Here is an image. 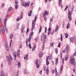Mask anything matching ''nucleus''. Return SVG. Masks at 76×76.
<instances>
[{
    "instance_id": "nucleus-1",
    "label": "nucleus",
    "mask_w": 76,
    "mask_h": 76,
    "mask_svg": "<svg viewBox=\"0 0 76 76\" xmlns=\"http://www.w3.org/2000/svg\"><path fill=\"white\" fill-rule=\"evenodd\" d=\"M73 6H72V10L71 11H70V10H69L68 12V18L70 21H71L72 20V12L73 11Z\"/></svg>"
},
{
    "instance_id": "nucleus-2",
    "label": "nucleus",
    "mask_w": 76,
    "mask_h": 76,
    "mask_svg": "<svg viewBox=\"0 0 76 76\" xmlns=\"http://www.w3.org/2000/svg\"><path fill=\"white\" fill-rule=\"evenodd\" d=\"M6 57L9 64L10 65H11V64H12V62H11V61L10 60H12L13 59L12 57L10 56V54L8 56H7Z\"/></svg>"
},
{
    "instance_id": "nucleus-3",
    "label": "nucleus",
    "mask_w": 76,
    "mask_h": 76,
    "mask_svg": "<svg viewBox=\"0 0 76 76\" xmlns=\"http://www.w3.org/2000/svg\"><path fill=\"white\" fill-rule=\"evenodd\" d=\"M70 63H71V64H73V65H74V67H75V59H74V57L73 56H71L70 60Z\"/></svg>"
},
{
    "instance_id": "nucleus-4",
    "label": "nucleus",
    "mask_w": 76,
    "mask_h": 76,
    "mask_svg": "<svg viewBox=\"0 0 76 76\" xmlns=\"http://www.w3.org/2000/svg\"><path fill=\"white\" fill-rule=\"evenodd\" d=\"M49 58L50 59V60H51V59L52 58V55H51L50 56H47L46 62L47 66H48V65L50 64V62H49V61H48Z\"/></svg>"
},
{
    "instance_id": "nucleus-5",
    "label": "nucleus",
    "mask_w": 76,
    "mask_h": 76,
    "mask_svg": "<svg viewBox=\"0 0 76 76\" xmlns=\"http://www.w3.org/2000/svg\"><path fill=\"white\" fill-rule=\"evenodd\" d=\"M41 37L42 38L41 39V41L42 42V41H45V39H46V36H45V34H42Z\"/></svg>"
},
{
    "instance_id": "nucleus-6",
    "label": "nucleus",
    "mask_w": 76,
    "mask_h": 76,
    "mask_svg": "<svg viewBox=\"0 0 76 76\" xmlns=\"http://www.w3.org/2000/svg\"><path fill=\"white\" fill-rule=\"evenodd\" d=\"M7 21L6 20V19H5L4 20V25H5L4 26H5V28L6 32L7 34V33H8V29H7V28L6 27V25H6V22Z\"/></svg>"
},
{
    "instance_id": "nucleus-7",
    "label": "nucleus",
    "mask_w": 76,
    "mask_h": 76,
    "mask_svg": "<svg viewBox=\"0 0 76 76\" xmlns=\"http://www.w3.org/2000/svg\"><path fill=\"white\" fill-rule=\"evenodd\" d=\"M18 2L17 1V0H16L15 1V9H18L19 7V6L18 5Z\"/></svg>"
},
{
    "instance_id": "nucleus-8",
    "label": "nucleus",
    "mask_w": 76,
    "mask_h": 76,
    "mask_svg": "<svg viewBox=\"0 0 76 76\" xmlns=\"http://www.w3.org/2000/svg\"><path fill=\"white\" fill-rule=\"evenodd\" d=\"M35 22L34 21V20H33V21H32V28L31 29V31H33V30H34V28H35Z\"/></svg>"
},
{
    "instance_id": "nucleus-9",
    "label": "nucleus",
    "mask_w": 76,
    "mask_h": 76,
    "mask_svg": "<svg viewBox=\"0 0 76 76\" xmlns=\"http://www.w3.org/2000/svg\"><path fill=\"white\" fill-rule=\"evenodd\" d=\"M69 46L68 45H67L66 49V50H67L66 51V53H69Z\"/></svg>"
},
{
    "instance_id": "nucleus-10",
    "label": "nucleus",
    "mask_w": 76,
    "mask_h": 76,
    "mask_svg": "<svg viewBox=\"0 0 76 76\" xmlns=\"http://www.w3.org/2000/svg\"><path fill=\"white\" fill-rule=\"evenodd\" d=\"M29 4H30V1H28V2L25 4L24 5V7H26V6L28 7V6H29Z\"/></svg>"
},
{
    "instance_id": "nucleus-11",
    "label": "nucleus",
    "mask_w": 76,
    "mask_h": 76,
    "mask_svg": "<svg viewBox=\"0 0 76 76\" xmlns=\"http://www.w3.org/2000/svg\"><path fill=\"white\" fill-rule=\"evenodd\" d=\"M38 59H37L36 61L35 64L36 65L37 68H39V65L38 64Z\"/></svg>"
},
{
    "instance_id": "nucleus-12",
    "label": "nucleus",
    "mask_w": 76,
    "mask_h": 76,
    "mask_svg": "<svg viewBox=\"0 0 76 76\" xmlns=\"http://www.w3.org/2000/svg\"><path fill=\"white\" fill-rule=\"evenodd\" d=\"M46 73L47 75L49 74V69L48 67H47L46 70Z\"/></svg>"
},
{
    "instance_id": "nucleus-13",
    "label": "nucleus",
    "mask_w": 76,
    "mask_h": 76,
    "mask_svg": "<svg viewBox=\"0 0 76 76\" xmlns=\"http://www.w3.org/2000/svg\"><path fill=\"white\" fill-rule=\"evenodd\" d=\"M29 56L28 54L26 55L24 57V59H27L26 61H27L28 60V57Z\"/></svg>"
},
{
    "instance_id": "nucleus-14",
    "label": "nucleus",
    "mask_w": 76,
    "mask_h": 76,
    "mask_svg": "<svg viewBox=\"0 0 76 76\" xmlns=\"http://www.w3.org/2000/svg\"><path fill=\"white\" fill-rule=\"evenodd\" d=\"M70 41L71 42H72V43H73V42L74 41V38H73V37H71L70 38Z\"/></svg>"
},
{
    "instance_id": "nucleus-15",
    "label": "nucleus",
    "mask_w": 76,
    "mask_h": 76,
    "mask_svg": "<svg viewBox=\"0 0 76 76\" xmlns=\"http://www.w3.org/2000/svg\"><path fill=\"white\" fill-rule=\"evenodd\" d=\"M58 30V25L57 24L56 26V28L55 31V32H57V31Z\"/></svg>"
},
{
    "instance_id": "nucleus-16",
    "label": "nucleus",
    "mask_w": 76,
    "mask_h": 76,
    "mask_svg": "<svg viewBox=\"0 0 76 76\" xmlns=\"http://www.w3.org/2000/svg\"><path fill=\"white\" fill-rule=\"evenodd\" d=\"M43 53H39V58H41L42 57V55H43Z\"/></svg>"
},
{
    "instance_id": "nucleus-17",
    "label": "nucleus",
    "mask_w": 76,
    "mask_h": 76,
    "mask_svg": "<svg viewBox=\"0 0 76 76\" xmlns=\"http://www.w3.org/2000/svg\"><path fill=\"white\" fill-rule=\"evenodd\" d=\"M15 76H18V75H19V71H18L16 72H15Z\"/></svg>"
},
{
    "instance_id": "nucleus-18",
    "label": "nucleus",
    "mask_w": 76,
    "mask_h": 76,
    "mask_svg": "<svg viewBox=\"0 0 76 76\" xmlns=\"http://www.w3.org/2000/svg\"><path fill=\"white\" fill-rule=\"evenodd\" d=\"M63 65H61V70L60 71V73H61V72H62V71H63Z\"/></svg>"
},
{
    "instance_id": "nucleus-19",
    "label": "nucleus",
    "mask_w": 76,
    "mask_h": 76,
    "mask_svg": "<svg viewBox=\"0 0 76 76\" xmlns=\"http://www.w3.org/2000/svg\"><path fill=\"white\" fill-rule=\"evenodd\" d=\"M33 34H34V33L33 31H32L31 33L29 35V37L30 38L31 37H32V35H33Z\"/></svg>"
},
{
    "instance_id": "nucleus-20",
    "label": "nucleus",
    "mask_w": 76,
    "mask_h": 76,
    "mask_svg": "<svg viewBox=\"0 0 76 76\" xmlns=\"http://www.w3.org/2000/svg\"><path fill=\"white\" fill-rule=\"evenodd\" d=\"M1 32H2V33H3V34H4V32H5L4 28H3L1 29Z\"/></svg>"
},
{
    "instance_id": "nucleus-21",
    "label": "nucleus",
    "mask_w": 76,
    "mask_h": 76,
    "mask_svg": "<svg viewBox=\"0 0 76 76\" xmlns=\"http://www.w3.org/2000/svg\"><path fill=\"white\" fill-rule=\"evenodd\" d=\"M19 55H20V50H18L17 51V56L18 57H19Z\"/></svg>"
},
{
    "instance_id": "nucleus-22",
    "label": "nucleus",
    "mask_w": 76,
    "mask_h": 76,
    "mask_svg": "<svg viewBox=\"0 0 76 76\" xmlns=\"http://www.w3.org/2000/svg\"><path fill=\"white\" fill-rule=\"evenodd\" d=\"M10 39H12V38H13V34H10Z\"/></svg>"
},
{
    "instance_id": "nucleus-23",
    "label": "nucleus",
    "mask_w": 76,
    "mask_h": 76,
    "mask_svg": "<svg viewBox=\"0 0 76 76\" xmlns=\"http://www.w3.org/2000/svg\"><path fill=\"white\" fill-rule=\"evenodd\" d=\"M42 15L43 16H44V19L46 21V20H47V18H46V17H45V15L44 14V13H43Z\"/></svg>"
},
{
    "instance_id": "nucleus-24",
    "label": "nucleus",
    "mask_w": 76,
    "mask_h": 76,
    "mask_svg": "<svg viewBox=\"0 0 76 76\" xmlns=\"http://www.w3.org/2000/svg\"><path fill=\"white\" fill-rule=\"evenodd\" d=\"M58 4L59 6H60V5L61 4V0H59Z\"/></svg>"
},
{
    "instance_id": "nucleus-25",
    "label": "nucleus",
    "mask_w": 76,
    "mask_h": 76,
    "mask_svg": "<svg viewBox=\"0 0 76 76\" xmlns=\"http://www.w3.org/2000/svg\"><path fill=\"white\" fill-rule=\"evenodd\" d=\"M31 14H32V10L29 12L28 13V15L29 16H31Z\"/></svg>"
},
{
    "instance_id": "nucleus-26",
    "label": "nucleus",
    "mask_w": 76,
    "mask_h": 76,
    "mask_svg": "<svg viewBox=\"0 0 76 76\" xmlns=\"http://www.w3.org/2000/svg\"><path fill=\"white\" fill-rule=\"evenodd\" d=\"M37 18H38V15H36L35 16V17L34 18L35 19L34 20H33L34 21V22H36V20H37Z\"/></svg>"
},
{
    "instance_id": "nucleus-27",
    "label": "nucleus",
    "mask_w": 76,
    "mask_h": 76,
    "mask_svg": "<svg viewBox=\"0 0 76 76\" xmlns=\"http://www.w3.org/2000/svg\"><path fill=\"white\" fill-rule=\"evenodd\" d=\"M70 23H68L67 24V27H66V28L67 29H69V28H70Z\"/></svg>"
},
{
    "instance_id": "nucleus-28",
    "label": "nucleus",
    "mask_w": 76,
    "mask_h": 76,
    "mask_svg": "<svg viewBox=\"0 0 76 76\" xmlns=\"http://www.w3.org/2000/svg\"><path fill=\"white\" fill-rule=\"evenodd\" d=\"M40 29H39V33L41 32V31L42 30V27L41 26H40Z\"/></svg>"
},
{
    "instance_id": "nucleus-29",
    "label": "nucleus",
    "mask_w": 76,
    "mask_h": 76,
    "mask_svg": "<svg viewBox=\"0 0 76 76\" xmlns=\"http://www.w3.org/2000/svg\"><path fill=\"white\" fill-rule=\"evenodd\" d=\"M31 39H32V37H29L28 39L27 40V41H28V42H29L31 41Z\"/></svg>"
},
{
    "instance_id": "nucleus-30",
    "label": "nucleus",
    "mask_w": 76,
    "mask_h": 76,
    "mask_svg": "<svg viewBox=\"0 0 76 76\" xmlns=\"http://www.w3.org/2000/svg\"><path fill=\"white\" fill-rule=\"evenodd\" d=\"M18 67H20V66L21 65V64H20V62H18Z\"/></svg>"
},
{
    "instance_id": "nucleus-31",
    "label": "nucleus",
    "mask_w": 76,
    "mask_h": 76,
    "mask_svg": "<svg viewBox=\"0 0 76 76\" xmlns=\"http://www.w3.org/2000/svg\"><path fill=\"white\" fill-rule=\"evenodd\" d=\"M58 58H57L56 59V61L55 63L56 64V65L57 64H58Z\"/></svg>"
},
{
    "instance_id": "nucleus-32",
    "label": "nucleus",
    "mask_w": 76,
    "mask_h": 76,
    "mask_svg": "<svg viewBox=\"0 0 76 76\" xmlns=\"http://www.w3.org/2000/svg\"><path fill=\"white\" fill-rule=\"evenodd\" d=\"M43 45L42 46V50H44V43H43Z\"/></svg>"
},
{
    "instance_id": "nucleus-33",
    "label": "nucleus",
    "mask_w": 76,
    "mask_h": 76,
    "mask_svg": "<svg viewBox=\"0 0 76 76\" xmlns=\"http://www.w3.org/2000/svg\"><path fill=\"white\" fill-rule=\"evenodd\" d=\"M65 35L66 38H67V37H68V34L65 33Z\"/></svg>"
},
{
    "instance_id": "nucleus-34",
    "label": "nucleus",
    "mask_w": 76,
    "mask_h": 76,
    "mask_svg": "<svg viewBox=\"0 0 76 76\" xmlns=\"http://www.w3.org/2000/svg\"><path fill=\"white\" fill-rule=\"evenodd\" d=\"M51 34V31H49L48 32V35H50Z\"/></svg>"
},
{
    "instance_id": "nucleus-35",
    "label": "nucleus",
    "mask_w": 76,
    "mask_h": 76,
    "mask_svg": "<svg viewBox=\"0 0 76 76\" xmlns=\"http://www.w3.org/2000/svg\"><path fill=\"white\" fill-rule=\"evenodd\" d=\"M24 74H26L27 73V72H26V69H24Z\"/></svg>"
},
{
    "instance_id": "nucleus-36",
    "label": "nucleus",
    "mask_w": 76,
    "mask_h": 76,
    "mask_svg": "<svg viewBox=\"0 0 76 76\" xmlns=\"http://www.w3.org/2000/svg\"><path fill=\"white\" fill-rule=\"evenodd\" d=\"M35 47H34L33 48H32V51H34L35 50Z\"/></svg>"
},
{
    "instance_id": "nucleus-37",
    "label": "nucleus",
    "mask_w": 76,
    "mask_h": 76,
    "mask_svg": "<svg viewBox=\"0 0 76 76\" xmlns=\"http://www.w3.org/2000/svg\"><path fill=\"white\" fill-rule=\"evenodd\" d=\"M8 9H9V10L11 11V10H12V7H10L8 8Z\"/></svg>"
},
{
    "instance_id": "nucleus-38",
    "label": "nucleus",
    "mask_w": 76,
    "mask_h": 76,
    "mask_svg": "<svg viewBox=\"0 0 76 76\" xmlns=\"http://www.w3.org/2000/svg\"><path fill=\"white\" fill-rule=\"evenodd\" d=\"M21 4L23 6V5H24V1H23V0H21Z\"/></svg>"
},
{
    "instance_id": "nucleus-39",
    "label": "nucleus",
    "mask_w": 76,
    "mask_h": 76,
    "mask_svg": "<svg viewBox=\"0 0 76 76\" xmlns=\"http://www.w3.org/2000/svg\"><path fill=\"white\" fill-rule=\"evenodd\" d=\"M66 49H64V50H63V53H66Z\"/></svg>"
},
{
    "instance_id": "nucleus-40",
    "label": "nucleus",
    "mask_w": 76,
    "mask_h": 76,
    "mask_svg": "<svg viewBox=\"0 0 76 76\" xmlns=\"http://www.w3.org/2000/svg\"><path fill=\"white\" fill-rule=\"evenodd\" d=\"M61 41H62V40H63V36H62V34H61Z\"/></svg>"
},
{
    "instance_id": "nucleus-41",
    "label": "nucleus",
    "mask_w": 76,
    "mask_h": 76,
    "mask_svg": "<svg viewBox=\"0 0 76 76\" xmlns=\"http://www.w3.org/2000/svg\"><path fill=\"white\" fill-rule=\"evenodd\" d=\"M44 14L45 15H48V13L47 12V11H45Z\"/></svg>"
},
{
    "instance_id": "nucleus-42",
    "label": "nucleus",
    "mask_w": 76,
    "mask_h": 76,
    "mask_svg": "<svg viewBox=\"0 0 76 76\" xmlns=\"http://www.w3.org/2000/svg\"><path fill=\"white\" fill-rule=\"evenodd\" d=\"M5 47H8V45H7V42H5Z\"/></svg>"
},
{
    "instance_id": "nucleus-43",
    "label": "nucleus",
    "mask_w": 76,
    "mask_h": 76,
    "mask_svg": "<svg viewBox=\"0 0 76 76\" xmlns=\"http://www.w3.org/2000/svg\"><path fill=\"white\" fill-rule=\"evenodd\" d=\"M6 47V49L7 50V51H9V47H8V46L6 47Z\"/></svg>"
},
{
    "instance_id": "nucleus-44",
    "label": "nucleus",
    "mask_w": 76,
    "mask_h": 76,
    "mask_svg": "<svg viewBox=\"0 0 76 76\" xmlns=\"http://www.w3.org/2000/svg\"><path fill=\"white\" fill-rule=\"evenodd\" d=\"M55 51L56 54H57V53H58V50H57V49H56Z\"/></svg>"
},
{
    "instance_id": "nucleus-45",
    "label": "nucleus",
    "mask_w": 76,
    "mask_h": 76,
    "mask_svg": "<svg viewBox=\"0 0 76 76\" xmlns=\"http://www.w3.org/2000/svg\"><path fill=\"white\" fill-rule=\"evenodd\" d=\"M45 33H46L47 32V27H45Z\"/></svg>"
},
{
    "instance_id": "nucleus-46",
    "label": "nucleus",
    "mask_w": 76,
    "mask_h": 76,
    "mask_svg": "<svg viewBox=\"0 0 76 76\" xmlns=\"http://www.w3.org/2000/svg\"><path fill=\"white\" fill-rule=\"evenodd\" d=\"M68 59V57H67V56H66L65 57V61H66V60H67Z\"/></svg>"
},
{
    "instance_id": "nucleus-47",
    "label": "nucleus",
    "mask_w": 76,
    "mask_h": 76,
    "mask_svg": "<svg viewBox=\"0 0 76 76\" xmlns=\"http://www.w3.org/2000/svg\"><path fill=\"white\" fill-rule=\"evenodd\" d=\"M29 47L30 48H32V47L31 46V45L30 44H29Z\"/></svg>"
},
{
    "instance_id": "nucleus-48",
    "label": "nucleus",
    "mask_w": 76,
    "mask_h": 76,
    "mask_svg": "<svg viewBox=\"0 0 76 76\" xmlns=\"http://www.w3.org/2000/svg\"><path fill=\"white\" fill-rule=\"evenodd\" d=\"M14 59L15 60H16V55H14Z\"/></svg>"
},
{
    "instance_id": "nucleus-49",
    "label": "nucleus",
    "mask_w": 76,
    "mask_h": 76,
    "mask_svg": "<svg viewBox=\"0 0 76 76\" xmlns=\"http://www.w3.org/2000/svg\"><path fill=\"white\" fill-rule=\"evenodd\" d=\"M67 8H68V6L67 5L66 6V7L65 9V11H66V10H67Z\"/></svg>"
},
{
    "instance_id": "nucleus-50",
    "label": "nucleus",
    "mask_w": 76,
    "mask_h": 76,
    "mask_svg": "<svg viewBox=\"0 0 76 76\" xmlns=\"http://www.w3.org/2000/svg\"><path fill=\"white\" fill-rule=\"evenodd\" d=\"M53 45H54V43H52L50 45H51L52 47H53Z\"/></svg>"
},
{
    "instance_id": "nucleus-51",
    "label": "nucleus",
    "mask_w": 76,
    "mask_h": 76,
    "mask_svg": "<svg viewBox=\"0 0 76 76\" xmlns=\"http://www.w3.org/2000/svg\"><path fill=\"white\" fill-rule=\"evenodd\" d=\"M55 72V71H54V70H52V73H54Z\"/></svg>"
},
{
    "instance_id": "nucleus-52",
    "label": "nucleus",
    "mask_w": 76,
    "mask_h": 76,
    "mask_svg": "<svg viewBox=\"0 0 76 76\" xmlns=\"http://www.w3.org/2000/svg\"><path fill=\"white\" fill-rule=\"evenodd\" d=\"M20 20V18H18L16 19V20L17 22H18V21H19V20Z\"/></svg>"
},
{
    "instance_id": "nucleus-53",
    "label": "nucleus",
    "mask_w": 76,
    "mask_h": 76,
    "mask_svg": "<svg viewBox=\"0 0 76 76\" xmlns=\"http://www.w3.org/2000/svg\"><path fill=\"white\" fill-rule=\"evenodd\" d=\"M29 31V28H27V31L26 32V33H28Z\"/></svg>"
},
{
    "instance_id": "nucleus-54",
    "label": "nucleus",
    "mask_w": 76,
    "mask_h": 76,
    "mask_svg": "<svg viewBox=\"0 0 76 76\" xmlns=\"http://www.w3.org/2000/svg\"><path fill=\"white\" fill-rule=\"evenodd\" d=\"M49 31H51V27H50L48 29Z\"/></svg>"
},
{
    "instance_id": "nucleus-55",
    "label": "nucleus",
    "mask_w": 76,
    "mask_h": 76,
    "mask_svg": "<svg viewBox=\"0 0 76 76\" xmlns=\"http://www.w3.org/2000/svg\"><path fill=\"white\" fill-rule=\"evenodd\" d=\"M60 45H61L60 44V43H59L58 46V47H60V46H61Z\"/></svg>"
},
{
    "instance_id": "nucleus-56",
    "label": "nucleus",
    "mask_w": 76,
    "mask_h": 76,
    "mask_svg": "<svg viewBox=\"0 0 76 76\" xmlns=\"http://www.w3.org/2000/svg\"><path fill=\"white\" fill-rule=\"evenodd\" d=\"M10 12V10H9V9H8V10L7 11V13H9Z\"/></svg>"
},
{
    "instance_id": "nucleus-57",
    "label": "nucleus",
    "mask_w": 76,
    "mask_h": 76,
    "mask_svg": "<svg viewBox=\"0 0 76 76\" xmlns=\"http://www.w3.org/2000/svg\"><path fill=\"white\" fill-rule=\"evenodd\" d=\"M62 63H63V64H64V59L63 58H62Z\"/></svg>"
},
{
    "instance_id": "nucleus-58",
    "label": "nucleus",
    "mask_w": 76,
    "mask_h": 76,
    "mask_svg": "<svg viewBox=\"0 0 76 76\" xmlns=\"http://www.w3.org/2000/svg\"><path fill=\"white\" fill-rule=\"evenodd\" d=\"M23 28H24V26H23L22 27V30H23Z\"/></svg>"
},
{
    "instance_id": "nucleus-59",
    "label": "nucleus",
    "mask_w": 76,
    "mask_h": 76,
    "mask_svg": "<svg viewBox=\"0 0 76 76\" xmlns=\"http://www.w3.org/2000/svg\"><path fill=\"white\" fill-rule=\"evenodd\" d=\"M62 56V53H61V56Z\"/></svg>"
},
{
    "instance_id": "nucleus-60",
    "label": "nucleus",
    "mask_w": 76,
    "mask_h": 76,
    "mask_svg": "<svg viewBox=\"0 0 76 76\" xmlns=\"http://www.w3.org/2000/svg\"><path fill=\"white\" fill-rule=\"evenodd\" d=\"M22 45H20V48H22Z\"/></svg>"
},
{
    "instance_id": "nucleus-61",
    "label": "nucleus",
    "mask_w": 76,
    "mask_h": 76,
    "mask_svg": "<svg viewBox=\"0 0 76 76\" xmlns=\"http://www.w3.org/2000/svg\"><path fill=\"white\" fill-rule=\"evenodd\" d=\"M28 40H26V45L27 46V44H28Z\"/></svg>"
},
{
    "instance_id": "nucleus-62",
    "label": "nucleus",
    "mask_w": 76,
    "mask_h": 76,
    "mask_svg": "<svg viewBox=\"0 0 76 76\" xmlns=\"http://www.w3.org/2000/svg\"><path fill=\"white\" fill-rule=\"evenodd\" d=\"M40 74H41L42 73V70H41L39 72Z\"/></svg>"
},
{
    "instance_id": "nucleus-63",
    "label": "nucleus",
    "mask_w": 76,
    "mask_h": 76,
    "mask_svg": "<svg viewBox=\"0 0 76 76\" xmlns=\"http://www.w3.org/2000/svg\"><path fill=\"white\" fill-rule=\"evenodd\" d=\"M23 12H22L21 13V16H23Z\"/></svg>"
},
{
    "instance_id": "nucleus-64",
    "label": "nucleus",
    "mask_w": 76,
    "mask_h": 76,
    "mask_svg": "<svg viewBox=\"0 0 76 76\" xmlns=\"http://www.w3.org/2000/svg\"><path fill=\"white\" fill-rule=\"evenodd\" d=\"M55 73H56L55 74H56V76H57V75L58 74V73H57V72H56Z\"/></svg>"
}]
</instances>
